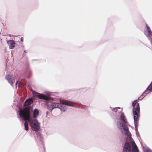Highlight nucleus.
I'll use <instances>...</instances> for the list:
<instances>
[{
  "label": "nucleus",
  "instance_id": "1",
  "mask_svg": "<svg viewBox=\"0 0 152 152\" xmlns=\"http://www.w3.org/2000/svg\"><path fill=\"white\" fill-rule=\"evenodd\" d=\"M32 108L31 106L25 107L19 111L20 117H22L25 120H28L31 125L32 130L35 131H38L40 129L39 124L36 119H32L30 118V111Z\"/></svg>",
  "mask_w": 152,
  "mask_h": 152
},
{
  "label": "nucleus",
  "instance_id": "17",
  "mask_svg": "<svg viewBox=\"0 0 152 152\" xmlns=\"http://www.w3.org/2000/svg\"><path fill=\"white\" fill-rule=\"evenodd\" d=\"M117 110V108H113V111L115 112H116Z\"/></svg>",
  "mask_w": 152,
  "mask_h": 152
},
{
  "label": "nucleus",
  "instance_id": "8",
  "mask_svg": "<svg viewBox=\"0 0 152 152\" xmlns=\"http://www.w3.org/2000/svg\"><path fill=\"white\" fill-rule=\"evenodd\" d=\"M7 43L9 46V48L10 49H13L15 47V43L13 40H10L7 42Z\"/></svg>",
  "mask_w": 152,
  "mask_h": 152
},
{
  "label": "nucleus",
  "instance_id": "15",
  "mask_svg": "<svg viewBox=\"0 0 152 152\" xmlns=\"http://www.w3.org/2000/svg\"><path fill=\"white\" fill-rule=\"evenodd\" d=\"M47 107L48 110H50V111H51L53 110V108H52V107L51 104H47Z\"/></svg>",
  "mask_w": 152,
  "mask_h": 152
},
{
  "label": "nucleus",
  "instance_id": "14",
  "mask_svg": "<svg viewBox=\"0 0 152 152\" xmlns=\"http://www.w3.org/2000/svg\"><path fill=\"white\" fill-rule=\"evenodd\" d=\"M24 129L26 130H28V123L27 121H26L24 124Z\"/></svg>",
  "mask_w": 152,
  "mask_h": 152
},
{
  "label": "nucleus",
  "instance_id": "16",
  "mask_svg": "<svg viewBox=\"0 0 152 152\" xmlns=\"http://www.w3.org/2000/svg\"><path fill=\"white\" fill-rule=\"evenodd\" d=\"M145 152H152V150L148 148H145Z\"/></svg>",
  "mask_w": 152,
  "mask_h": 152
},
{
  "label": "nucleus",
  "instance_id": "7",
  "mask_svg": "<svg viewBox=\"0 0 152 152\" xmlns=\"http://www.w3.org/2000/svg\"><path fill=\"white\" fill-rule=\"evenodd\" d=\"M146 31L145 32V34L147 37H151L152 36V32L150 29V28L146 24Z\"/></svg>",
  "mask_w": 152,
  "mask_h": 152
},
{
  "label": "nucleus",
  "instance_id": "13",
  "mask_svg": "<svg viewBox=\"0 0 152 152\" xmlns=\"http://www.w3.org/2000/svg\"><path fill=\"white\" fill-rule=\"evenodd\" d=\"M51 105L53 109L56 107H59V105L58 103H53L51 104Z\"/></svg>",
  "mask_w": 152,
  "mask_h": 152
},
{
  "label": "nucleus",
  "instance_id": "11",
  "mask_svg": "<svg viewBox=\"0 0 152 152\" xmlns=\"http://www.w3.org/2000/svg\"><path fill=\"white\" fill-rule=\"evenodd\" d=\"M120 118L126 124L127 123V122L126 121V119L123 113L121 114Z\"/></svg>",
  "mask_w": 152,
  "mask_h": 152
},
{
  "label": "nucleus",
  "instance_id": "19",
  "mask_svg": "<svg viewBox=\"0 0 152 152\" xmlns=\"http://www.w3.org/2000/svg\"><path fill=\"white\" fill-rule=\"evenodd\" d=\"M18 83V82L16 83V84Z\"/></svg>",
  "mask_w": 152,
  "mask_h": 152
},
{
  "label": "nucleus",
  "instance_id": "2",
  "mask_svg": "<svg viewBox=\"0 0 152 152\" xmlns=\"http://www.w3.org/2000/svg\"><path fill=\"white\" fill-rule=\"evenodd\" d=\"M133 107V114L135 124H137L139 119L140 114V108L139 103L137 102V100L134 101L132 104Z\"/></svg>",
  "mask_w": 152,
  "mask_h": 152
},
{
  "label": "nucleus",
  "instance_id": "6",
  "mask_svg": "<svg viewBox=\"0 0 152 152\" xmlns=\"http://www.w3.org/2000/svg\"><path fill=\"white\" fill-rule=\"evenodd\" d=\"M5 78L7 80L8 82L13 86V82L15 81L13 79V76L10 75H6Z\"/></svg>",
  "mask_w": 152,
  "mask_h": 152
},
{
  "label": "nucleus",
  "instance_id": "10",
  "mask_svg": "<svg viewBox=\"0 0 152 152\" xmlns=\"http://www.w3.org/2000/svg\"><path fill=\"white\" fill-rule=\"evenodd\" d=\"M33 102V100L31 99H29L25 102L24 106H26L30 105Z\"/></svg>",
  "mask_w": 152,
  "mask_h": 152
},
{
  "label": "nucleus",
  "instance_id": "4",
  "mask_svg": "<svg viewBox=\"0 0 152 152\" xmlns=\"http://www.w3.org/2000/svg\"><path fill=\"white\" fill-rule=\"evenodd\" d=\"M61 104H59V107L61 110L62 111H65L67 110L66 107L64 106V105H67V106H74V104L73 103L65 100H62L60 101Z\"/></svg>",
  "mask_w": 152,
  "mask_h": 152
},
{
  "label": "nucleus",
  "instance_id": "18",
  "mask_svg": "<svg viewBox=\"0 0 152 152\" xmlns=\"http://www.w3.org/2000/svg\"><path fill=\"white\" fill-rule=\"evenodd\" d=\"M20 41L22 42H23V37H22L20 39Z\"/></svg>",
  "mask_w": 152,
  "mask_h": 152
},
{
  "label": "nucleus",
  "instance_id": "3",
  "mask_svg": "<svg viewBox=\"0 0 152 152\" xmlns=\"http://www.w3.org/2000/svg\"><path fill=\"white\" fill-rule=\"evenodd\" d=\"M132 151L130 144L129 142L125 143L124 147L123 152H139L137 145L134 142H132Z\"/></svg>",
  "mask_w": 152,
  "mask_h": 152
},
{
  "label": "nucleus",
  "instance_id": "12",
  "mask_svg": "<svg viewBox=\"0 0 152 152\" xmlns=\"http://www.w3.org/2000/svg\"><path fill=\"white\" fill-rule=\"evenodd\" d=\"M39 114V111L37 109H34L33 111V117L34 118L37 117Z\"/></svg>",
  "mask_w": 152,
  "mask_h": 152
},
{
  "label": "nucleus",
  "instance_id": "5",
  "mask_svg": "<svg viewBox=\"0 0 152 152\" xmlns=\"http://www.w3.org/2000/svg\"><path fill=\"white\" fill-rule=\"evenodd\" d=\"M34 94L35 95V96H37L39 99H44L46 100H48L50 99L49 97L38 93L35 92Z\"/></svg>",
  "mask_w": 152,
  "mask_h": 152
},
{
  "label": "nucleus",
  "instance_id": "9",
  "mask_svg": "<svg viewBox=\"0 0 152 152\" xmlns=\"http://www.w3.org/2000/svg\"><path fill=\"white\" fill-rule=\"evenodd\" d=\"M123 132L124 134L128 137H130V135L129 134V132L128 129V127L125 126L123 128Z\"/></svg>",
  "mask_w": 152,
  "mask_h": 152
}]
</instances>
